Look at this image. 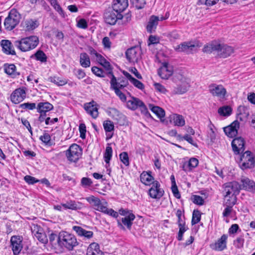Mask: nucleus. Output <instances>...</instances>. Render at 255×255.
Instances as JSON below:
<instances>
[{
  "label": "nucleus",
  "instance_id": "1",
  "mask_svg": "<svg viewBox=\"0 0 255 255\" xmlns=\"http://www.w3.org/2000/svg\"><path fill=\"white\" fill-rule=\"evenodd\" d=\"M39 43L38 38L36 36H30L16 40L14 46L22 52H26L35 48Z\"/></svg>",
  "mask_w": 255,
  "mask_h": 255
},
{
  "label": "nucleus",
  "instance_id": "2",
  "mask_svg": "<svg viewBox=\"0 0 255 255\" xmlns=\"http://www.w3.org/2000/svg\"><path fill=\"white\" fill-rule=\"evenodd\" d=\"M59 245L68 251H72L78 245L75 236L66 232H61L58 237Z\"/></svg>",
  "mask_w": 255,
  "mask_h": 255
},
{
  "label": "nucleus",
  "instance_id": "3",
  "mask_svg": "<svg viewBox=\"0 0 255 255\" xmlns=\"http://www.w3.org/2000/svg\"><path fill=\"white\" fill-rule=\"evenodd\" d=\"M173 81L177 85L175 90L176 94H182L187 91L190 85V80L182 74H178L174 76Z\"/></svg>",
  "mask_w": 255,
  "mask_h": 255
},
{
  "label": "nucleus",
  "instance_id": "4",
  "mask_svg": "<svg viewBox=\"0 0 255 255\" xmlns=\"http://www.w3.org/2000/svg\"><path fill=\"white\" fill-rule=\"evenodd\" d=\"M20 19L19 13L15 9H11L4 20L5 28L7 30L13 29L19 23Z\"/></svg>",
  "mask_w": 255,
  "mask_h": 255
},
{
  "label": "nucleus",
  "instance_id": "5",
  "mask_svg": "<svg viewBox=\"0 0 255 255\" xmlns=\"http://www.w3.org/2000/svg\"><path fill=\"white\" fill-rule=\"evenodd\" d=\"M255 165V158L251 151H246L240 156L239 165L242 169L253 168Z\"/></svg>",
  "mask_w": 255,
  "mask_h": 255
},
{
  "label": "nucleus",
  "instance_id": "6",
  "mask_svg": "<svg viewBox=\"0 0 255 255\" xmlns=\"http://www.w3.org/2000/svg\"><path fill=\"white\" fill-rule=\"evenodd\" d=\"M209 91L214 97H216L220 100L226 99L227 95L226 89L222 85L211 84L208 86Z\"/></svg>",
  "mask_w": 255,
  "mask_h": 255
},
{
  "label": "nucleus",
  "instance_id": "7",
  "mask_svg": "<svg viewBox=\"0 0 255 255\" xmlns=\"http://www.w3.org/2000/svg\"><path fill=\"white\" fill-rule=\"evenodd\" d=\"M66 155L69 161L75 162L78 160L81 156L82 149L78 144H73L66 151Z\"/></svg>",
  "mask_w": 255,
  "mask_h": 255
},
{
  "label": "nucleus",
  "instance_id": "8",
  "mask_svg": "<svg viewBox=\"0 0 255 255\" xmlns=\"http://www.w3.org/2000/svg\"><path fill=\"white\" fill-rule=\"evenodd\" d=\"M169 16V13L166 12L165 16H155L152 15L150 17L149 21L146 26V30L147 32L152 33L154 31L156 28L158 22L167 19Z\"/></svg>",
  "mask_w": 255,
  "mask_h": 255
},
{
  "label": "nucleus",
  "instance_id": "9",
  "mask_svg": "<svg viewBox=\"0 0 255 255\" xmlns=\"http://www.w3.org/2000/svg\"><path fill=\"white\" fill-rule=\"evenodd\" d=\"M85 199L93 206L94 209L98 211L102 212L105 207L108 206V203L104 199L101 200L94 196L91 195Z\"/></svg>",
  "mask_w": 255,
  "mask_h": 255
},
{
  "label": "nucleus",
  "instance_id": "10",
  "mask_svg": "<svg viewBox=\"0 0 255 255\" xmlns=\"http://www.w3.org/2000/svg\"><path fill=\"white\" fill-rule=\"evenodd\" d=\"M104 17L106 23L110 25H115L118 20L123 19V15L118 13L112 9L105 12Z\"/></svg>",
  "mask_w": 255,
  "mask_h": 255
},
{
  "label": "nucleus",
  "instance_id": "11",
  "mask_svg": "<svg viewBox=\"0 0 255 255\" xmlns=\"http://www.w3.org/2000/svg\"><path fill=\"white\" fill-rule=\"evenodd\" d=\"M22 238L19 236H13L10 239V246L14 255H18L22 248Z\"/></svg>",
  "mask_w": 255,
  "mask_h": 255
},
{
  "label": "nucleus",
  "instance_id": "12",
  "mask_svg": "<svg viewBox=\"0 0 255 255\" xmlns=\"http://www.w3.org/2000/svg\"><path fill=\"white\" fill-rule=\"evenodd\" d=\"M25 88L24 87L16 89L10 95V100L14 104H18L26 98Z\"/></svg>",
  "mask_w": 255,
  "mask_h": 255
},
{
  "label": "nucleus",
  "instance_id": "13",
  "mask_svg": "<svg viewBox=\"0 0 255 255\" xmlns=\"http://www.w3.org/2000/svg\"><path fill=\"white\" fill-rule=\"evenodd\" d=\"M173 73V67L167 63H163L158 70V75L162 79H168Z\"/></svg>",
  "mask_w": 255,
  "mask_h": 255
},
{
  "label": "nucleus",
  "instance_id": "14",
  "mask_svg": "<svg viewBox=\"0 0 255 255\" xmlns=\"http://www.w3.org/2000/svg\"><path fill=\"white\" fill-rule=\"evenodd\" d=\"M164 191L160 188V184L157 181L153 182L151 187L149 189L150 197L153 199H160L164 194Z\"/></svg>",
  "mask_w": 255,
  "mask_h": 255
},
{
  "label": "nucleus",
  "instance_id": "15",
  "mask_svg": "<svg viewBox=\"0 0 255 255\" xmlns=\"http://www.w3.org/2000/svg\"><path fill=\"white\" fill-rule=\"evenodd\" d=\"M241 185L236 181L226 183L224 185V194L235 195L239 193Z\"/></svg>",
  "mask_w": 255,
  "mask_h": 255
},
{
  "label": "nucleus",
  "instance_id": "16",
  "mask_svg": "<svg viewBox=\"0 0 255 255\" xmlns=\"http://www.w3.org/2000/svg\"><path fill=\"white\" fill-rule=\"evenodd\" d=\"M245 141L242 137L234 138L232 141V147L235 154H239L245 150Z\"/></svg>",
  "mask_w": 255,
  "mask_h": 255
},
{
  "label": "nucleus",
  "instance_id": "17",
  "mask_svg": "<svg viewBox=\"0 0 255 255\" xmlns=\"http://www.w3.org/2000/svg\"><path fill=\"white\" fill-rule=\"evenodd\" d=\"M127 59L130 62H137L140 57V51L136 47L128 49L126 53Z\"/></svg>",
  "mask_w": 255,
  "mask_h": 255
},
{
  "label": "nucleus",
  "instance_id": "18",
  "mask_svg": "<svg viewBox=\"0 0 255 255\" xmlns=\"http://www.w3.org/2000/svg\"><path fill=\"white\" fill-rule=\"evenodd\" d=\"M197 46L192 44L191 42H183L177 46L175 49L178 52H184L187 53H192L196 51Z\"/></svg>",
  "mask_w": 255,
  "mask_h": 255
},
{
  "label": "nucleus",
  "instance_id": "19",
  "mask_svg": "<svg viewBox=\"0 0 255 255\" xmlns=\"http://www.w3.org/2000/svg\"><path fill=\"white\" fill-rule=\"evenodd\" d=\"M128 5V0H115L113 2L112 9L119 14H122Z\"/></svg>",
  "mask_w": 255,
  "mask_h": 255
},
{
  "label": "nucleus",
  "instance_id": "20",
  "mask_svg": "<svg viewBox=\"0 0 255 255\" xmlns=\"http://www.w3.org/2000/svg\"><path fill=\"white\" fill-rule=\"evenodd\" d=\"M239 127V122L237 121H235L230 126L224 128V131L228 136L233 137L237 135Z\"/></svg>",
  "mask_w": 255,
  "mask_h": 255
},
{
  "label": "nucleus",
  "instance_id": "21",
  "mask_svg": "<svg viewBox=\"0 0 255 255\" xmlns=\"http://www.w3.org/2000/svg\"><path fill=\"white\" fill-rule=\"evenodd\" d=\"M228 237L224 234L214 244L210 245V248L216 251H222L227 248Z\"/></svg>",
  "mask_w": 255,
  "mask_h": 255
},
{
  "label": "nucleus",
  "instance_id": "22",
  "mask_svg": "<svg viewBox=\"0 0 255 255\" xmlns=\"http://www.w3.org/2000/svg\"><path fill=\"white\" fill-rule=\"evenodd\" d=\"M135 219V216L133 214H128V216L122 218L121 220H118V226L121 228L124 229L123 225L126 226L128 229H130L132 224V221Z\"/></svg>",
  "mask_w": 255,
  "mask_h": 255
},
{
  "label": "nucleus",
  "instance_id": "23",
  "mask_svg": "<svg viewBox=\"0 0 255 255\" xmlns=\"http://www.w3.org/2000/svg\"><path fill=\"white\" fill-rule=\"evenodd\" d=\"M241 182L243 189L250 191L253 193H255V182L249 179L248 177L242 176L241 178Z\"/></svg>",
  "mask_w": 255,
  "mask_h": 255
},
{
  "label": "nucleus",
  "instance_id": "24",
  "mask_svg": "<svg viewBox=\"0 0 255 255\" xmlns=\"http://www.w3.org/2000/svg\"><path fill=\"white\" fill-rule=\"evenodd\" d=\"M234 52V49L232 46L226 45L221 44L219 48L218 55L222 58H226L230 56Z\"/></svg>",
  "mask_w": 255,
  "mask_h": 255
},
{
  "label": "nucleus",
  "instance_id": "25",
  "mask_svg": "<svg viewBox=\"0 0 255 255\" xmlns=\"http://www.w3.org/2000/svg\"><path fill=\"white\" fill-rule=\"evenodd\" d=\"M94 102L86 103L84 105V109L88 114L90 115L94 119L98 116V110L97 106L94 105Z\"/></svg>",
  "mask_w": 255,
  "mask_h": 255
},
{
  "label": "nucleus",
  "instance_id": "26",
  "mask_svg": "<svg viewBox=\"0 0 255 255\" xmlns=\"http://www.w3.org/2000/svg\"><path fill=\"white\" fill-rule=\"evenodd\" d=\"M151 174V171H143L140 176L141 182L145 185L153 184V182L155 181H154V178Z\"/></svg>",
  "mask_w": 255,
  "mask_h": 255
},
{
  "label": "nucleus",
  "instance_id": "27",
  "mask_svg": "<svg viewBox=\"0 0 255 255\" xmlns=\"http://www.w3.org/2000/svg\"><path fill=\"white\" fill-rule=\"evenodd\" d=\"M0 45L4 53L6 54H15L12 43L8 40H2L0 42Z\"/></svg>",
  "mask_w": 255,
  "mask_h": 255
},
{
  "label": "nucleus",
  "instance_id": "28",
  "mask_svg": "<svg viewBox=\"0 0 255 255\" xmlns=\"http://www.w3.org/2000/svg\"><path fill=\"white\" fill-rule=\"evenodd\" d=\"M87 255H104L103 252L100 249L99 245L96 243L91 244L88 247Z\"/></svg>",
  "mask_w": 255,
  "mask_h": 255
},
{
  "label": "nucleus",
  "instance_id": "29",
  "mask_svg": "<svg viewBox=\"0 0 255 255\" xmlns=\"http://www.w3.org/2000/svg\"><path fill=\"white\" fill-rule=\"evenodd\" d=\"M62 206L65 209L76 210L82 208V203L79 202H76L74 200H69L65 203H62Z\"/></svg>",
  "mask_w": 255,
  "mask_h": 255
},
{
  "label": "nucleus",
  "instance_id": "30",
  "mask_svg": "<svg viewBox=\"0 0 255 255\" xmlns=\"http://www.w3.org/2000/svg\"><path fill=\"white\" fill-rule=\"evenodd\" d=\"M198 160L196 158H191L187 162L183 163L182 169L186 172L190 171L198 164Z\"/></svg>",
  "mask_w": 255,
  "mask_h": 255
},
{
  "label": "nucleus",
  "instance_id": "31",
  "mask_svg": "<svg viewBox=\"0 0 255 255\" xmlns=\"http://www.w3.org/2000/svg\"><path fill=\"white\" fill-rule=\"evenodd\" d=\"M220 46V44L216 41H212L204 46L203 51L207 53H210L214 51H216L218 53Z\"/></svg>",
  "mask_w": 255,
  "mask_h": 255
},
{
  "label": "nucleus",
  "instance_id": "32",
  "mask_svg": "<svg viewBox=\"0 0 255 255\" xmlns=\"http://www.w3.org/2000/svg\"><path fill=\"white\" fill-rule=\"evenodd\" d=\"M169 118L170 122L175 126L182 127L185 124L184 119L181 115L174 114L170 115Z\"/></svg>",
  "mask_w": 255,
  "mask_h": 255
},
{
  "label": "nucleus",
  "instance_id": "33",
  "mask_svg": "<svg viewBox=\"0 0 255 255\" xmlns=\"http://www.w3.org/2000/svg\"><path fill=\"white\" fill-rule=\"evenodd\" d=\"M143 102L138 98L131 97L130 100H129L127 103V107L128 109L135 110L139 106L142 105Z\"/></svg>",
  "mask_w": 255,
  "mask_h": 255
},
{
  "label": "nucleus",
  "instance_id": "34",
  "mask_svg": "<svg viewBox=\"0 0 255 255\" xmlns=\"http://www.w3.org/2000/svg\"><path fill=\"white\" fill-rule=\"evenodd\" d=\"M36 108L38 113L45 114V113L52 110L53 106L48 102H40L38 103Z\"/></svg>",
  "mask_w": 255,
  "mask_h": 255
},
{
  "label": "nucleus",
  "instance_id": "35",
  "mask_svg": "<svg viewBox=\"0 0 255 255\" xmlns=\"http://www.w3.org/2000/svg\"><path fill=\"white\" fill-rule=\"evenodd\" d=\"M73 230L79 236H83L87 239H90L93 237V233L92 231H86L80 226H73Z\"/></svg>",
  "mask_w": 255,
  "mask_h": 255
},
{
  "label": "nucleus",
  "instance_id": "36",
  "mask_svg": "<svg viewBox=\"0 0 255 255\" xmlns=\"http://www.w3.org/2000/svg\"><path fill=\"white\" fill-rule=\"evenodd\" d=\"M23 27L26 30H32L38 26V22L37 20L32 19H26L22 22Z\"/></svg>",
  "mask_w": 255,
  "mask_h": 255
},
{
  "label": "nucleus",
  "instance_id": "37",
  "mask_svg": "<svg viewBox=\"0 0 255 255\" xmlns=\"http://www.w3.org/2000/svg\"><path fill=\"white\" fill-rule=\"evenodd\" d=\"M80 63L84 68L89 67L91 65V61L89 56L86 53H81L80 55Z\"/></svg>",
  "mask_w": 255,
  "mask_h": 255
},
{
  "label": "nucleus",
  "instance_id": "38",
  "mask_svg": "<svg viewBox=\"0 0 255 255\" xmlns=\"http://www.w3.org/2000/svg\"><path fill=\"white\" fill-rule=\"evenodd\" d=\"M237 114L239 116L241 120L247 118L250 115L249 109L244 106H240L237 110Z\"/></svg>",
  "mask_w": 255,
  "mask_h": 255
},
{
  "label": "nucleus",
  "instance_id": "39",
  "mask_svg": "<svg viewBox=\"0 0 255 255\" xmlns=\"http://www.w3.org/2000/svg\"><path fill=\"white\" fill-rule=\"evenodd\" d=\"M224 206H233L236 203V196L231 195H224Z\"/></svg>",
  "mask_w": 255,
  "mask_h": 255
},
{
  "label": "nucleus",
  "instance_id": "40",
  "mask_svg": "<svg viewBox=\"0 0 255 255\" xmlns=\"http://www.w3.org/2000/svg\"><path fill=\"white\" fill-rule=\"evenodd\" d=\"M4 72L8 75L15 77L19 74L16 71V67L14 64H7L4 65Z\"/></svg>",
  "mask_w": 255,
  "mask_h": 255
},
{
  "label": "nucleus",
  "instance_id": "41",
  "mask_svg": "<svg viewBox=\"0 0 255 255\" xmlns=\"http://www.w3.org/2000/svg\"><path fill=\"white\" fill-rule=\"evenodd\" d=\"M111 80L110 81L111 88L115 91V88L116 87L119 90L124 89L125 87L122 83L117 82L116 78L113 74H112Z\"/></svg>",
  "mask_w": 255,
  "mask_h": 255
},
{
  "label": "nucleus",
  "instance_id": "42",
  "mask_svg": "<svg viewBox=\"0 0 255 255\" xmlns=\"http://www.w3.org/2000/svg\"><path fill=\"white\" fill-rule=\"evenodd\" d=\"M150 110L154 113L159 118H163L165 116L164 111L158 106H153L151 105L149 106Z\"/></svg>",
  "mask_w": 255,
  "mask_h": 255
},
{
  "label": "nucleus",
  "instance_id": "43",
  "mask_svg": "<svg viewBox=\"0 0 255 255\" xmlns=\"http://www.w3.org/2000/svg\"><path fill=\"white\" fill-rule=\"evenodd\" d=\"M37 61L44 63L47 61V57L44 52L42 50H38L33 55ZM33 57V56H32Z\"/></svg>",
  "mask_w": 255,
  "mask_h": 255
},
{
  "label": "nucleus",
  "instance_id": "44",
  "mask_svg": "<svg viewBox=\"0 0 255 255\" xmlns=\"http://www.w3.org/2000/svg\"><path fill=\"white\" fill-rule=\"evenodd\" d=\"M113 154V149L111 146H110V144H108V146L106 147L105 152L104 153V159L106 164H109L110 161L112 157Z\"/></svg>",
  "mask_w": 255,
  "mask_h": 255
},
{
  "label": "nucleus",
  "instance_id": "45",
  "mask_svg": "<svg viewBox=\"0 0 255 255\" xmlns=\"http://www.w3.org/2000/svg\"><path fill=\"white\" fill-rule=\"evenodd\" d=\"M218 113L223 116H229L232 114V109L229 106H223L218 109Z\"/></svg>",
  "mask_w": 255,
  "mask_h": 255
},
{
  "label": "nucleus",
  "instance_id": "46",
  "mask_svg": "<svg viewBox=\"0 0 255 255\" xmlns=\"http://www.w3.org/2000/svg\"><path fill=\"white\" fill-rule=\"evenodd\" d=\"M107 71V75L112 76L113 74L112 68L110 63L105 59L100 64Z\"/></svg>",
  "mask_w": 255,
  "mask_h": 255
},
{
  "label": "nucleus",
  "instance_id": "47",
  "mask_svg": "<svg viewBox=\"0 0 255 255\" xmlns=\"http://www.w3.org/2000/svg\"><path fill=\"white\" fill-rule=\"evenodd\" d=\"M130 2L138 9L144 7L146 0H130Z\"/></svg>",
  "mask_w": 255,
  "mask_h": 255
},
{
  "label": "nucleus",
  "instance_id": "48",
  "mask_svg": "<svg viewBox=\"0 0 255 255\" xmlns=\"http://www.w3.org/2000/svg\"><path fill=\"white\" fill-rule=\"evenodd\" d=\"M34 238L43 244H46L48 242V239L43 229L42 232H39Z\"/></svg>",
  "mask_w": 255,
  "mask_h": 255
},
{
  "label": "nucleus",
  "instance_id": "49",
  "mask_svg": "<svg viewBox=\"0 0 255 255\" xmlns=\"http://www.w3.org/2000/svg\"><path fill=\"white\" fill-rule=\"evenodd\" d=\"M179 228V232L178 234L177 239L179 241H181L183 239V236L184 232L187 230L188 228L185 226V223L178 224Z\"/></svg>",
  "mask_w": 255,
  "mask_h": 255
},
{
  "label": "nucleus",
  "instance_id": "50",
  "mask_svg": "<svg viewBox=\"0 0 255 255\" xmlns=\"http://www.w3.org/2000/svg\"><path fill=\"white\" fill-rule=\"evenodd\" d=\"M103 127L106 132H111L114 129V124L110 120L105 121L103 123Z\"/></svg>",
  "mask_w": 255,
  "mask_h": 255
},
{
  "label": "nucleus",
  "instance_id": "51",
  "mask_svg": "<svg viewBox=\"0 0 255 255\" xmlns=\"http://www.w3.org/2000/svg\"><path fill=\"white\" fill-rule=\"evenodd\" d=\"M201 219L200 212L198 210H194L192 214V225L197 224Z\"/></svg>",
  "mask_w": 255,
  "mask_h": 255
},
{
  "label": "nucleus",
  "instance_id": "52",
  "mask_svg": "<svg viewBox=\"0 0 255 255\" xmlns=\"http://www.w3.org/2000/svg\"><path fill=\"white\" fill-rule=\"evenodd\" d=\"M92 71L94 74L100 77H104L107 74V73H106L101 68L96 66L92 68Z\"/></svg>",
  "mask_w": 255,
  "mask_h": 255
},
{
  "label": "nucleus",
  "instance_id": "53",
  "mask_svg": "<svg viewBox=\"0 0 255 255\" xmlns=\"http://www.w3.org/2000/svg\"><path fill=\"white\" fill-rule=\"evenodd\" d=\"M42 230L43 229L37 224H33L31 226V232L34 237L39 232H42Z\"/></svg>",
  "mask_w": 255,
  "mask_h": 255
},
{
  "label": "nucleus",
  "instance_id": "54",
  "mask_svg": "<svg viewBox=\"0 0 255 255\" xmlns=\"http://www.w3.org/2000/svg\"><path fill=\"white\" fill-rule=\"evenodd\" d=\"M120 158L121 161L126 165L128 166L129 164L128 155L127 152H123L120 154Z\"/></svg>",
  "mask_w": 255,
  "mask_h": 255
},
{
  "label": "nucleus",
  "instance_id": "55",
  "mask_svg": "<svg viewBox=\"0 0 255 255\" xmlns=\"http://www.w3.org/2000/svg\"><path fill=\"white\" fill-rule=\"evenodd\" d=\"M40 139L46 145H51V136L48 133H44L40 137Z\"/></svg>",
  "mask_w": 255,
  "mask_h": 255
},
{
  "label": "nucleus",
  "instance_id": "56",
  "mask_svg": "<svg viewBox=\"0 0 255 255\" xmlns=\"http://www.w3.org/2000/svg\"><path fill=\"white\" fill-rule=\"evenodd\" d=\"M19 107L22 109L30 110H32L37 108L36 107V104L35 103H24L23 104L20 105Z\"/></svg>",
  "mask_w": 255,
  "mask_h": 255
},
{
  "label": "nucleus",
  "instance_id": "57",
  "mask_svg": "<svg viewBox=\"0 0 255 255\" xmlns=\"http://www.w3.org/2000/svg\"><path fill=\"white\" fill-rule=\"evenodd\" d=\"M93 184V182L90 178L87 177H83L81 180V185L85 188L90 187Z\"/></svg>",
  "mask_w": 255,
  "mask_h": 255
},
{
  "label": "nucleus",
  "instance_id": "58",
  "mask_svg": "<svg viewBox=\"0 0 255 255\" xmlns=\"http://www.w3.org/2000/svg\"><path fill=\"white\" fill-rule=\"evenodd\" d=\"M155 89L156 91L162 94H165L167 91L164 86L158 83H155L153 84Z\"/></svg>",
  "mask_w": 255,
  "mask_h": 255
},
{
  "label": "nucleus",
  "instance_id": "59",
  "mask_svg": "<svg viewBox=\"0 0 255 255\" xmlns=\"http://www.w3.org/2000/svg\"><path fill=\"white\" fill-rule=\"evenodd\" d=\"M102 212L115 218H117L118 217V213L117 212L115 211L112 209H108L107 206L105 207V209Z\"/></svg>",
  "mask_w": 255,
  "mask_h": 255
},
{
  "label": "nucleus",
  "instance_id": "60",
  "mask_svg": "<svg viewBox=\"0 0 255 255\" xmlns=\"http://www.w3.org/2000/svg\"><path fill=\"white\" fill-rule=\"evenodd\" d=\"M193 202L197 205H202L204 204V200L202 197L199 195H194L193 196Z\"/></svg>",
  "mask_w": 255,
  "mask_h": 255
},
{
  "label": "nucleus",
  "instance_id": "61",
  "mask_svg": "<svg viewBox=\"0 0 255 255\" xmlns=\"http://www.w3.org/2000/svg\"><path fill=\"white\" fill-rule=\"evenodd\" d=\"M51 82L57 85L58 86H63L67 83L65 79H61L58 77H54L51 80Z\"/></svg>",
  "mask_w": 255,
  "mask_h": 255
},
{
  "label": "nucleus",
  "instance_id": "62",
  "mask_svg": "<svg viewBox=\"0 0 255 255\" xmlns=\"http://www.w3.org/2000/svg\"><path fill=\"white\" fill-rule=\"evenodd\" d=\"M130 82L137 88L140 89V90H143L144 88V85L139 81L138 80L133 78L132 79V80L130 81Z\"/></svg>",
  "mask_w": 255,
  "mask_h": 255
},
{
  "label": "nucleus",
  "instance_id": "63",
  "mask_svg": "<svg viewBox=\"0 0 255 255\" xmlns=\"http://www.w3.org/2000/svg\"><path fill=\"white\" fill-rule=\"evenodd\" d=\"M79 131L80 133V137L85 139L86 137V127L84 124H80L79 125Z\"/></svg>",
  "mask_w": 255,
  "mask_h": 255
},
{
  "label": "nucleus",
  "instance_id": "64",
  "mask_svg": "<svg viewBox=\"0 0 255 255\" xmlns=\"http://www.w3.org/2000/svg\"><path fill=\"white\" fill-rule=\"evenodd\" d=\"M24 179L25 182L29 184H33L39 181L35 177L31 176L30 175H26L24 177Z\"/></svg>",
  "mask_w": 255,
  "mask_h": 255
}]
</instances>
